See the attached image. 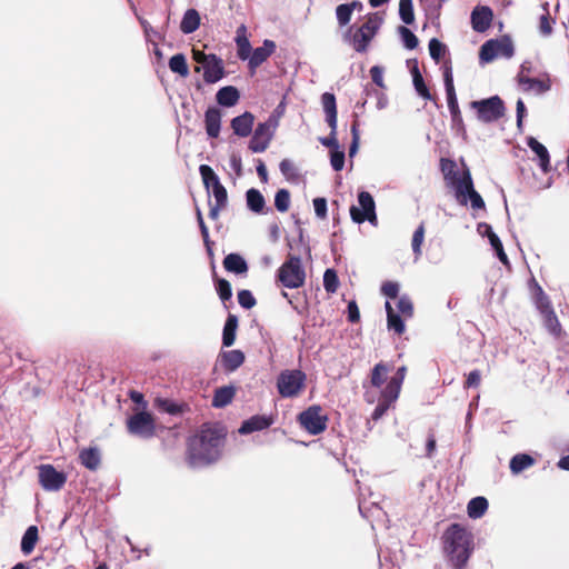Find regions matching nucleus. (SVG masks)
I'll return each mask as SVG.
<instances>
[{
    "label": "nucleus",
    "instance_id": "obj_1",
    "mask_svg": "<svg viewBox=\"0 0 569 569\" xmlns=\"http://www.w3.org/2000/svg\"><path fill=\"white\" fill-rule=\"evenodd\" d=\"M226 438V429L219 423H203L189 438L187 459L191 468L208 467L219 460Z\"/></svg>",
    "mask_w": 569,
    "mask_h": 569
},
{
    "label": "nucleus",
    "instance_id": "obj_2",
    "mask_svg": "<svg viewBox=\"0 0 569 569\" xmlns=\"http://www.w3.org/2000/svg\"><path fill=\"white\" fill-rule=\"evenodd\" d=\"M445 550L455 569H462L472 551V536L459 523H452L443 533Z\"/></svg>",
    "mask_w": 569,
    "mask_h": 569
},
{
    "label": "nucleus",
    "instance_id": "obj_3",
    "mask_svg": "<svg viewBox=\"0 0 569 569\" xmlns=\"http://www.w3.org/2000/svg\"><path fill=\"white\" fill-rule=\"evenodd\" d=\"M382 22V18H380L378 13H373L368 18L367 22L359 27L355 32L353 28L350 27L343 33V40L345 42L350 43L356 52L363 53L367 51Z\"/></svg>",
    "mask_w": 569,
    "mask_h": 569
},
{
    "label": "nucleus",
    "instance_id": "obj_4",
    "mask_svg": "<svg viewBox=\"0 0 569 569\" xmlns=\"http://www.w3.org/2000/svg\"><path fill=\"white\" fill-rule=\"evenodd\" d=\"M278 279L284 288L297 289L303 286L306 271L301 258L289 254L288 259L278 269Z\"/></svg>",
    "mask_w": 569,
    "mask_h": 569
},
{
    "label": "nucleus",
    "instance_id": "obj_5",
    "mask_svg": "<svg viewBox=\"0 0 569 569\" xmlns=\"http://www.w3.org/2000/svg\"><path fill=\"white\" fill-rule=\"evenodd\" d=\"M321 103L323 111L326 113V122L330 128V133L328 137L319 138V142L330 150H335L339 148L340 144L337 139V127H338V118H337V100L336 96L331 92H325L321 96Z\"/></svg>",
    "mask_w": 569,
    "mask_h": 569
},
{
    "label": "nucleus",
    "instance_id": "obj_6",
    "mask_svg": "<svg viewBox=\"0 0 569 569\" xmlns=\"http://www.w3.org/2000/svg\"><path fill=\"white\" fill-rule=\"evenodd\" d=\"M194 56L200 63V66L196 67L194 71L200 72L203 70V81L207 84L217 83L226 76L223 60L216 53L199 51Z\"/></svg>",
    "mask_w": 569,
    "mask_h": 569
},
{
    "label": "nucleus",
    "instance_id": "obj_7",
    "mask_svg": "<svg viewBox=\"0 0 569 569\" xmlns=\"http://www.w3.org/2000/svg\"><path fill=\"white\" fill-rule=\"evenodd\" d=\"M358 206L350 207V218L355 223L361 224L368 221L371 226L378 224V217L376 212V201L372 194L366 190H361L357 196Z\"/></svg>",
    "mask_w": 569,
    "mask_h": 569
},
{
    "label": "nucleus",
    "instance_id": "obj_8",
    "mask_svg": "<svg viewBox=\"0 0 569 569\" xmlns=\"http://www.w3.org/2000/svg\"><path fill=\"white\" fill-rule=\"evenodd\" d=\"M470 107L476 110L478 120L485 123H491L499 120L506 112L503 100L497 94L486 99L471 101Z\"/></svg>",
    "mask_w": 569,
    "mask_h": 569
},
{
    "label": "nucleus",
    "instance_id": "obj_9",
    "mask_svg": "<svg viewBox=\"0 0 569 569\" xmlns=\"http://www.w3.org/2000/svg\"><path fill=\"white\" fill-rule=\"evenodd\" d=\"M513 54L515 47L511 38L502 36L498 39H489L480 47L479 60L481 63H488L499 56L510 59Z\"/></svg>",
    "mask_w": 569,
    "mask_h": 569
},
{
    "label": "nucleus",
    "instance_id": "obj_10",
    "mask_svg": "<svg viewBox=\"0 0 569 569\" xmlns=\"http://www.w3.org/2000/svg\"><path fill=\"white\" fill-rule=\"evenodd\" d=\"M443 82L447 96L448 109L451 116V122L458 130H465V124L461 116V111L458 103V98L453 84V73L450 63L443 66Z\"/></svg>",
    "mask_w": 569,
    "mask_h": 569
},
{
    "label": "nucleus",
    "instance_id": "obj_11",
    "mask_svg": "<svg viewBox=\"0 0 569 569\" xmlns=\"http://www.w3.org/2000/svg\"><path fill=\"white\" fill-rule=\"evenodd\" d=\"M307 376L299 369L283 370L277 378V389L281 397L292 398L305 387Z\"/></svg>",
    "mask_w": 569,
    "mask_h": 569
},
{
    "label": "nucleus",
    "instance_id": "obj_12",
    "mask_svg": "<svg viewBox=\"0 0 569 569\" xmlns=\"http://www.w3.org/2000/svg\"><path fill=\"white\" fill-rule=\"evenodd\" d=\"M127 428L130 435L142 438L150 439L156 435V425L154 420L146 410L139 411L127 420Z\"/></svg>",
    "mask_w": 569,
    "mask_h": 569
},
{
    "label": "nucleus",
    "instance_id": "obj_13",
    "mask_svg": "<svg viewBox=\"0 0 569 569\" xmlns=\"http://www.w3.org/2000/svg\"><path fill=\"white\" fill-rule=\"evenodd\" d=\"M321 407L313 405L299 413V423L310 433L317 436L327 428L328 417L321 415Z\"/></svg>",
    "mask_w": 569,
    "mask_h": 569
},
{
    "label": "nucleus",
    "instance_id": "obj_14",
    "mask_svg": "<svg viewBox=\"0 0 569 569\" xmlns=\"http://www.w3.org/2000/svg\"><path fill=\"white\" fill-rule=\"evenodd\" d=\"M67 481V475L58 471L52 465H41L39 467V482L47 491L60 490Z\"/></svg>",
    "mask_w": 569,
    "mask_h": 569
},
{
    "label": "nucleus",
    "instance_id": "obj_15",
    "mask_svg": "<svg viewBox=\"0 0 569 569\" xmlns=\"http://www.w3.org/2000/svg\"><path fill=\"white\" fill-rule=\"evenodd\" d=\"M274 422L272 415H254L242 421L238 432L249 435L270 428Z\"/></svg>",
    "mask_w": 569,
    "mask_h": 569
},
{
    "label": "nucleus",
    "instance_id": "obj_16",
    "mask_svg": "<svg viewBox=\"0 0 569 569\" xmlns=\"http://www.w3.org/2000/svg\"><path fill=\"white\" fill-rule=\"evenodd\" d=\"M276 42L270 39H264L261 47L251 50L249 54L248 66L251 70H256L261 66L274 51Z\"/></svg>",
    "mask_w": 569,
    "mask_h": 569
},
{
    "label": "nucleus",
    "instance_id": "obj_17",
    "mask_svg": "<svg viewBox=\"0 0 569 569\" xmlns=\"http://www.w3.org/2000/svg\"><path fill=\"white\" fill-rule=\"evenodd\" d=\"M470 18L472 29L477 32H485L491 24L493 11L488 6H477L473 8Z\"/></svg>",
    "mask_w": 569,
    "mask_h": 569
},
{
    "label": "nucleus",
    "instance_id": "obj_18",
    "mask_svg": "<svg viewBox=\"0 0 569 569\" xmlns=\"http://www.w3.org/2000/svg\"><path fill=\"white\" fill-rule=\"evenodd\" d=\"M246 360L244 353L239 349L221 351L218 361L226 373H232L239 369Z\"/></svg>",
    "mask_w": 569,
    "mask_h": 569
},
{
    "label": "nucleus",
    "instance_id": "obj_19",
    "mask_svg": "<svg viewBox=\"0 0 569 569\" xmlns=\"http://www.w3.org/2000/svg\"><path fill=\"white\" fill-rule=\"evenodd\" d=\"M221 111L217 107H209L204 112V128L209 138H218L221 130Z\"/></svg>",
    "mask_w": 569,
    "mask_h": 569
},
{
    "label": "nucleus",
    "instance_id": "obj_20",
    "mask_svg": "<svg viewBox=\"0 0 569 569\" xmlns=\"http://www.w3.org/2000/svg\"><path fill=\"white\" fill-rule=\"evenodd\" d=\"M527 146L538 158V166L542 172L547 173L550 171V153L545 144L538 141L535 137L527 139Z\"/></svg>",
    "mask_w": 569,
    "mask_h": 569
},
{
    "label": "nucleus",
    "instance_id": "obj_21",
    "mask_svg": "<svg viewBox=\"0 0 569 569\" xmlns=\"http://www.w3.org/2000/svg\"><path fill=\"white\" fill-rule=\"evenodd\" d=\"M253 122L254 116L250 111H244L231 120V129L236 136L244 138L252 132Z\"/></svg>",
    "mask_w": 569,
    "mask_h": 569
},
{
    "label": "nucleus",
    "instance_id": "obj_22",
    "mask_svg": "<svg viewBox=\"0 0 569 569\" xmlns=\"http://www.w3.org/2000/svg\"><path fill=\"white\" fill-rule=\"evenodd\" d=\"M80 463L91 471H96L101 463V452L98 447L83 448L79 452Z\"/></svg>",
    "mask_w": 569,
    "mask_h": 569
},
{
    "label": "nucleus",
    "instance_id": "obj_23",
    "mask_svg": "<svg viewBox=\"0 0 569 569\" xmlns=\"http://www.w3.org/2000/svg\"><path fill=\"white\" fill-rule=\"evenodd\" d=\"M240 99L239 90L233 86H226L218 90L216 100L219 106L230 108L238 103Z\"/></svg>",
    "mask_w": 569,
    "mask_h": 569
},
{
    "label": "nucleus",
    "instance_id": "obj_24",
    "mask_svg": "<svg viewBox=\"0 0 569 569\" xmlns=\"http://www.w3.org/2000/svg\"><path fill=\"white\" fill-rule=\"evenodd\" d=\"M223 267L227 271L236 274H242L248 271V263L246 259L236 252H231L224 257Z\"/></svg>",
    "mask_w": 569,
    "mask_h": 569
},
{
    "label": "nucleus",
    "instance_id": "obj_25",
    "mask_svg": "<svg viewBox=\"0 0 569 569\" xmlns=\"http://www.w3.org/2000/svg\"><path fill=\"white\" fill-rule=\"evenodd\" d=\"M238 329V317L229 313L222 330V346L231 347L236 341V335Z\"/></svg>",
    "mask_w": 569,
    "mask_h": 569
},
{
    "label": "nucleus",
    "instance_id": "obj_26",
    "mask_svg": "<svg viewBox=\"0 0 569 569\" xmlns=\"http://www.w3.org/2000/svg\"><path fill=\"white\" fill-rule=\"evenodd\" d=\"M412 83L418 96L426 100H432V96L428 86L426 84L423 77L419 70L418 61L413 60V67L411 69Z\"/></svg>",
    "mask_w": 569,
    "mask_h": 569
},
{
    "label": "nucleus",
    "instance_id": "obj_27",
    "mask_svg": "<svg viewBox=\"0 0 569 569\" xmlns=\"http://www.w3.org/2000/svg\"><path fill=\"white\" fill-rule=\"evenodd\" d=\"M200 14L196 9H188L181 19L180 30L184 34L193 33L200 27Z\"/></svg>",
    "mask_w": 569,
    "mask_h": 569
},
{
    "label": "nucleus",
    "instance_id": "obj_28",
    "mask_svg": "<svg viewBox=\"0 0 569 569\" xmlns=\"http://www.w3.org/2000/svg\"><path fill=\"white\" fill-rule=\"evenodd\" d=\"M246 204L247 208L253 213H262L266 206V200L260 190L250 188L246 192Z\"/></svg>",
    "mask_w": 569,
    "mask_h": 569
},
{
    "label": "nucleus",
    "instance_id": "obj_29",
    "mask_svg": "<svg viewBox=\"0 0 569 569\" xmlns=\"http://www.w3.org/2000/svg\"><path fill=\"white\" fill-rule=\"evenodd\" d=\"M236 395V388L233 386H223L216 389L212 398V407L224 408L231 403Z\"/></svg>",
    "mask_w": 569,
    "mask_h": 569
},
{
    "label": "nucleus",
    "instance_id": "obj_30",
    "mask_svg": "<svg viewBox=\"0 0 569 569\" xmlns=\"http://www.w3.org/2000/svg\"><path fill=\"white\" fill-rule=\"evenodd\" d=\"M38 540H39L38 527L34 525L29 526L26 529V531L21 538V543H20L21 552L26 556L30 555L33 551Z\"/></svg>",
    "mask_w": 569,
    "mask_h": 569
},
{
    "label": "nucleus",
    "instance_id": "obj_31",
    "mask_svg": "<svg viewBox=\"0 0 569 569\" xmlns=\"http://www.w3.org/2000/svg\"><path fill=\"white\" fill-rule=\"evenodd\" d=\"M456 191L458 197H462L461 204H467V196L475 190L473 181L469 170H466L460 178L456 179Z\"/></svg>",
    "mask_w": 569,
    "mask_h": 569
},
{
    "label": "nucleus",
    "instance_id": "obj_32",
    "mask_svg": "<svg viewBox=\"0 0 569 569\" xmlns=\"http://www.w3.org/2000/svg\"><path fill=\"white\" fill-rule=\"evenodd\" d=\"M246 26L241 24L237 29L236 43L238 46V57L240 60L246 61L251 53L252 47L246 36Z\"/></svg>",
    "mask_w": 569,
    "mask_h": 569
},
{
    "label": "nucleus",
    "instance_id": "obj_33",
    "mask_svg": "<svg viewBox=\"0 0 569 569\" xmlns=\"http://www.w3.org/2000/svg\"><path fill=\"white\" fill-rule=\"evenodd\" d=\"M519 84L523 86L525 91H536V93H545L550 90L549 81H542L536 78L518 76Z\"/></svg>",
    "mask_w": 569,
    "mask_h": 569
},
{
    "label": "nucleus",
    "instance_id": "obj_34",
    "mask_svg": "<svg viewBox=\"0 0 569 569\" xmlns=\"http://www.w3.org/2000/svg\"><path fill=\"white\" fill-rule=\"evenodd\" d=\"M488 500L482 496L472 498L467 506V513L471 519L481 518L488 510Z\"/></svg>",
    "mask_w": 569,
    "mask_h": 569
},
{
    "label": "nucleus",
    "instance_id": "obj_35",
    "mask_svg": "<svg viewBox=\"0 0 569 569\" xmlns=\"http://www.w3.org/2000/svg\"><path fill=\"white\" fill-rule=\"evenodd\" d=\"M536 462L535 458L528 453H517L510 459L509 468L513 475H518Z\"/></svg>",
    "mask_w": 569,
    "mask_h": 569
},
{
    "label": "nucleus",
    "instance_id": "obj_36",
    "mask_svg": "<svg viewBox=\"0 0 569 569\" xmlns=\"http://www.w3.org/2000/svg\"><path fill=\"white\" fill-rule=\"evenodd\" d=\"M278 127V117L276 114H270L269 118L263 121L259 122L253 131L256 136H260L262 138H269L272 140L274 136V131Z\"/></svg>",
    "mask_w": 569,
    "mask_h": 569
},
{
    "label": "nucleus",
    "instance_id": "obj_37",
    "mask_svg": "<svg viewBox=\"0 0 569 569\" xmlns=\"http://www.w3.org/2000/svg\"><path fill=\"white\" fill-rule=\"evenodd\" d=\"M199 173L207 191L211 190L213 186L221 184L219 176L209 164H200Z\"/></svg>",
    "mask_w": 569,
    "mask_h": 569
},
{
    "label": "nucleus",
    "instance_id": "obj_38",
    "mask_svg": "<svg viewBox=\"0 0 569 569\" xmlns=\"http://www.w3.org/2000/svg\"><path fill=\"white\" fill-rule=\"evenodd\" d=\"M169 68L172 72L186 78L189 76V68L186 56L183 53H176L169 59Z\"/></svg>",
    "mask_w": 569,
    "mask_h": 569
},
{
    "label": "nucleus",
    "instance_id": "obj_39",
    "mask_svg": "<svg viewBox=\"0 0 569 569\" xmlns=\"http://www.w3.org/2000/svg\"><path fill=\"white\" fill-rule=\"evenodd\" d=\"M398 34L402 41V44L408 50H413L419 44L418 37L406 26H399L397 29Z\"/></svg>",
    "mask_w": 569,
    "mask_h": 569
},
{
    "label": "nucleus",
    "instance_id": "obj_40",
    "mask_svg": "<svg viewBox=\"0 0 569 569\" xmlns=\"http://www.w3.org/2000/svg\"><path fill=\"white\" fill-rule=\"evenodd\" d=\"M399 18L405 24H412L415 22L413 2L412 0L399 1Z\"/></svg>",
    "mask_w": 569,
    "mask_h": 569
},
{
    "label": "nucleus",
    "instance_id": "obj_41",
    "mask_svg": "<svg viewBox=\"0 0 569 569\" xmlns=\"http://www.w3.org/2000/svg\"><path fill=\"white\" fill-rule=\"evenodd\" d=\"M401 385L393 380H389L386 387L381 391L380 399L386 400V402L392 403L395 402L400 393Z\"/></svg>",
    "mask_w": 569,
    "mask_h": 569
},
{
    "label": "nucleus",
    "instance_id": "obj_42",
    "mask_svg": "<svg viewBox=\"0 0 569 569\" xmlns=\"http://www.w3.org/2000/svg\"><path fill=\"white\" fill-rule=\"evenodd\" d=\"M389 367L383 362L377 363L371 370V385L376 388H380L386 381Z\"/></svg>",
    "mask_w": 569,
    "mask_h": 569
},
{
    "label": "nucleus",
    "instance_id": "obj_43",
    "mask_svg": "<svg viewBox=\"0 0 569 569\" xmlns=\"http://www.w3.org/2000/svg\"><path fill=\"white\" fill-rule=\"evenodd\" d=\"M339 278L333 268L326 269L323 273V288L328 293H335L339 287Z\"/></svg>",
    "mask_w": 569,
    "mask_h": 569
},
{
    "label": "nucleus",
    "instance_id": "obj_44",
    "mask_svg": "<svg viewBox=\"0 0 569 569\" xmlns=\"http://www.w3.org/2000/svg\"><path fill=\"white\" fill-rule=\"evenodd\" d=\"M440 169L445 177V179L452 183L457 179V171H456V162L453 160L441 158L440 159Z\"/></svg>",
    "mask_w": 569,
    "mask_h": 569
},
{
    "label": "nucleus",
    "instance_id": "obj_45",
    "mask_svg": "<svg viewBox=\"0 0 569 569\" xmlns=\"http://www.w3.org/2000/svg\"><path fill=\"white\" fill-rule=\"evenodd\" d=\"M279 169L282 176L289 181H295L299 178L298 168L290 159L281 160L279 163Z\"/></svg>",
    "mask_w": 569,
    "mask_h": 569
},
{
    "label": "nucleus",
    "instance_id": "obj_46",
    "mask_svg": "<svg viewBox=\"0 0 569 569\" xmlns=\"http://www.w3.org/2000/svg\"><path fill=\"white\" fill-rule=\"evenodd\" d=\"M542 316L545 320V327L547 328V330L551 335L558 336L561 331V326L555 310H548V312L543 313Z\"/></svg>",
    "mask_w": 569,
    "mask_h": 569
},
{
    "label": "nucleus",
    "instance_id": "obj_47",
    "mask_svg": "<svg viewBox=\"0 0 569 569\" xmlns=\"http://www.w3.org/2000/svg\"><path fill=\"white\" fill-rule=\"evenodd\" d=\"M274 207L279 212H286L290 207V192L287 189H279L274 194Z\"/></svg>",
    "mask_w": 569,
    "mask_h": 569
},
{
    "label": "nucleus",
    "instance_id": "obj_48",
    "mask_svg": "<svg viewBox=\"0 0 569 569\" xmlns=\"http://www.w3.org/2000/svg\"><path fill=\"white\" fill-rule=\"evenodd\" d=\"M216 291L222 302H226L232 297L231 283L223 278H219L216 281Z\"/></svg>",
    "mask_w": 569,
    "mask_h": 569
},
{
    "label": "nucleus",
    "instance_id": "obj_49",
    "mask_svg": "<svg viewBox=\"0 0 569 569\" xmlns=\"http://www.w3.org/2000/svg\"><path fill=\"white\" fill-rule=\"evenodd\" d=\"M425 239V223L421 222L412 234L411 247L416 257L421 256V246Z\"/></svg>",
    "mask_w": 569,
    "mask_h": 569
},
{
    "label": "nucleus",
    "instance_id": "obj_50",
    "mask_svg": "<svg viewBox=\"0 0 569 569\" xmlns=\"http://www.w3.org/2000/svg\"><path fill=\"white\" fill-rule=\"evenodd\" d=\"M356 119L351 126V143L349 146V157L352 158L357 154L359 150V143H360V131H359V121L357 119V114L355 116Z\"/></svg>",
    "mask_w": 569,
    "mask_h": 569
},
{
    "label": "nucleus",
    "instance_id": "obj_51",
    "mask_svg": "<svg viewBox=\"0 0 569 569\" xmlns=\"http://www.w3.org/2000/svg\"><path fill=\"white\" fill-rule=\"evenodd\" d=\"M271 142L270 137L269 138H262L260 136L252 134L250 141H249V149L253 153H261L267 150Z\"/></svg>",
    "mask_w": 569,
    "mask_h": 569
},
{
    "label": "nucleus",
    "instance_id": "obj_52",
    "mask_svg": "<svg viewBox=\"0 0 569 569\" xmlns=\"http://www.w3.org/2000/svg\"><path fill=\"white\" fill-rule=\"evenodd\" d=\"M345 160L346 153L341 147L330 150V164L335 171H341L343 169Z\"/></svg>",
    "mask_w": 569,
    "mask_h": 569
},
{
    "label": "nucleus",
    "instance_id": "obj_53",
    "mask_svg": "<svg viewBox=\"0 0 569 569\" xmlns=\"http://www.w3.org/2000/svg\"><path fill=\"white\" fill-rule=\"evenodd\" d=\"M387 327L389 330H393L396 333H403L406 326L402 317L397 313H390L387 317Z\"/></svg>",
    "mask_w": 569,
    "mask_h": 569
},
{
    "label": "nucleus",
    "instance_id": "obj_54",
    "mask_svg": "<svg viewBox=\"0 0 569 569\" xmlns=\"http://www.w3.org/2000/svg\"><path fill=\"white\" fill-rule=\"evenodd\" d=\"M428 47L431 59H433L436 62H439L441 57L445 54L447 47L437 38H432L429 41Z\"/></svg>",
    "mask_w": 569,
    "mask_h": 569
},
{
    "label": "nucleus",
    "instance_id": "obj_55",
    "mask_svg": "<svg viewBox=\"0 0 569 569\" xmlns=\"http://www.w3.org/2000/svg\"><path fill=\"white\" fill-rule=\"evenodd\" d=\"M351 8L346 3H341L336 8V18L340 27L347 26L351 20Z\"/></svg>",
    "mask_w": 569,
    "mask_h": 569
},
{
    "label": "nucleus",
    "instance_id": "obj_56",
    "mask_svg": "<svg viewBox=\"0 0 569 569\" xmlns=\"http://www.w3.org/2000/svg\"><path fill=\"white\" fill-rule=\"evenodd\" d=\"M556 22L555 19L550 18L549 11L540 16L539 19V32L542 37H549L552 33V24Z\"/></svg>",
    "mask_w": 569,
    "mask_h": 569
},
{
    "label": "nucleus",
    "instance_id": "obj_57",
    "mask_svg": "<svg viewBox=\"0 0 569 569\" xmlns=\"http://www.w3.org/2000/svg\"><path fill=\"white\" fill-rule=\"evenodd\" d=\"M238 302L243 309L249 310L256 306L257 300L250 290L242 289L238 292Z\"/></svg>",
    "mask_w": 569,
    "mask_h": 569
},
{
    "label": "nucleus",
    "instance_id": "obj_58",
    "mask_svg": "<svg viewBox=\"0 0 569 569\" xmlns=\"http://www.w3.org/2000/svg\"><path fill=\"white\" fill-rule=\"evenodd\" d=\"M479 231L483 229V234L488 237L489 243L492 247V249H497L502 244L500 238L498 234L492 230V227L488 223H479L478 226Z\"/></svg>",
    "mask_w": 569,
    "mask_h": 569
},
{
    "label": "nucleus",
    "instance_id": "obj_59",
    "mask_svg": "<svg viewBox=\"0 0 569 569\" xmlns=\"http://www.w3.org/2000/svg\"><path fill=\"white\" fill-rule=\"evenodd\" d=\"M397 308L399 312L407 318H410L413 315V303L407 295H403L398 299Z\"/></svg>",
    "mask_w": 569,
    "mask_h": 569
},
{
    "label": "nucleus",
    "instance_id": "obj_60",
    "mask_svg": "<svg viewBox=\"0 0 569 569\" xmlns=\"http://www.w3.org/2000/svg\"><path fill=\"white\" fill-rule=\"evenodd\" d=\"M313 209L315 213L319 219H325L328 212V203L327 199L323 197H318L313 199Z\"/></svg>",
    "mask_w": 569,
    "mask_h": 569
},
{
    "label": "nucleus",
    "instance_id": "obj_61",
    "mask_svg": "<svg viewBox=\"0 0 569 569\" xmlns=\"http://www.w3.org/2000/svg\"><path fill=\"white\" fill-rule=\"evenodd\" d=\"M527 114V109L522 99H518L516 103V122L520 132L523 130V118Z\"/></svg>",
    "mask_w": 569,
    "mask_h": 569
},
{
    "label": "nucleus",
    "instance_id": "obj_62",
    "mask_svg": "<svg viewBox=\"0 0 569 569\" xmlns=\"http://www.w3.org/2000/svg\"><path fill=\"white\" fill-rule=\"evenodd\" d=\"M212 196L214 198L216 203L227 204L228 203V192L226 187L221 183L219 186H213L211 189Z\"/></svg>",
    "mask_w": 569,
    "mask_h": 569
},
{
    "label": "nucleus",
    "instance_id": "obj_63",
    "mask_svg": "<svg viewBox=\"0 0 569 569\" xmlns=\"http://www.w3.org/2000/svg\"><path fill=\"white\" fill-rule=\"evenodd\" d=\"M381 292L389 299H396L399 293V283L393 281H386L381 287Z\"/></svg>",
    "mask_w": 569,
    "mask_h": 569
},
{
    "label": "nucleus",
    "instance_id": "obj_64",
    "mask_svg": "<svg viewBox=\"0 0 569 569\" xmlns=\"http://www.w3.org/2000/svg\"><path fill=\"white\" fill-rule=\"evenodd\" d=\"M347 318L351 323H356L360 320V311L355 300L348 302L347 306Z\"/></svg>",
    "mask_w": 569,
    "mask_h": 569
}]
</instances>
